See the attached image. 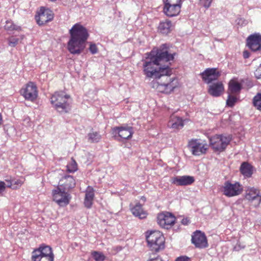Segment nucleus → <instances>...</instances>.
<instances>
[{
  "label": "nucleus",
  "instance_id": "18",
  "mask_svg": "<svg viewBox=\"0 0 261 261\" xmlns=\"http://www.w3.org/2000/svg\"><path fill=\"white\" fill-rule=\"evenodd\" d=\"M203 80L209 84L216 80L220 75V73L216 68H207L201 73Z\"/></svg>",
  "mask_w": 261,
  "mask_h": 261
},
{
  "label": "nucleus",
  "instance_id": "25",
  "mask_svg": "<svg viewBox=\"0 0 261 261\" xmlns=\"http://www.w3.org/2000/svg\"><path fill=\"white\" fill-rule=\"evenodd\" d=\"M242 89L240 83L234 80H231L228 84V93L231 94H239Z\"/></svg>",
  "mask_w": 261,
  "mask_h": 261
},
{
  "label": "nucleus",
  "instance_id": "35",
  "mask_svg": "<svg viewBox=\"0 0 261 261\" xmlns=\"http://www.w3.org/2000/svg\"><path fill=\"white\" fill-rule=\"evenodd\" d=\"M67 170L69 172H74L77 170V164L75 161L72 160L71 163L67 165Z\"/></svg>",
  "mask_w": 261,
  "mask_h": 261
},
{
  "label": "nucleus",
  "instance_id": "16",
  "mask_svg": "<svg viewBox=\"0 0 261 261\" xmlns=\"http://www.w3.org/2000/svg\"><path fill=\"white\" fill-rule=\"evenodd\" d=\"M163 12L168 17H172L178 15L181 9V5L164 3Z\"/></svg>",
  "mask_w": 261,
  "mask_h": 261
},
{
  "label": "nucleus",
  "instance_id": "9",
  "mask_svg": "<svg viewBox=\"0 0 261 261\" xmlns=\"http://www.w3.org/2000/svg\"><path fill=\"white\" fill-rule=\"evenodd\" d=\"M242 190V186L238 182L232 184L229 181H226L222 187L223 194L229 197L239 195Z\"/></svg>",
  "mask_w": 261,
  "mask_h": 261
},
{
  "label": "nucleus",
  "instance_id": "42",
  "mask_svg": "<svg viewBox=\"0 0 261 261\" xmlns=\"http://www.w3.org/2000/svg\"><path fill=\"white\" fill-rule=\"evenodd\" d=\"M147 261H163L161 257L158 256L156 257L150 258Z\"/></svg>",
  "mask_w": 261,
  "mask_h": 261
},
{
  "label": "nucleus",
  "instance_id": "45",
  "mask_svg": "<svg viewBox=\"0 0 261 261\" xmlns=\"http://www.w3.org/2000/svg\"><path fill=\"white\" fill-rule=\"evenodd\" d=\"M3 120L1 113H0V126L3 124Z\"/></svg>",
  "mask_w": 261,
  "mask_h": 261
},
{
  "label": "nucleus",
  "instance_id": "14",
  "mask_svg": "<svg viewBox=\"0 0 261 261\" xmlns=\"http://www.w3.org/2000/svg\"><path fill=\"white\" fill-rule=\"evenodd\" d=\"M191 241L195 246L198 248H204L208 246L206 237L204 233L196 230L192 236Z\"/></svg>",
  "mask_w": 261,
  "mask_h": 261
},
{
  "label": "nucleus",
  "instance_id": "17",
  "mask_svg": "<svg viewBox=\"0 0 261 261\" xmlns=\"http://www.w3.org/2000/svg\"><path fill=\"white\" fill-rule=\"evenodd\" d=\"M75 186V181L73 176L66 175L62 177L59 182L58 187L68 191Z\"/></svg>",
  "mask_w": 261,
  "mask_h": 261
},
{
  "label": "nucleus",
  "instance_id": "8",
  "mask_svg": "<svg viewBox=\"0 0 261 261\" xmlns=\"http://www.w3.org/2000/svg\"><path fill=\"white\" fill-rule=\"evenodd\" d=\"M113 134L119 141H123L132 138L134 133L133 128L130 126L115 127L112 128Z\"/></svg>",
  "mask_w": 261,
  "mask_h": 261
},
{
  "label": "nucleus",
  "instance_id": "2",
  "mask_svg": "<svg viewBox=\"0 0 261 261\" xmlns=\"http://www.w3.org/2000/svg\"><path fill=\"white\" fill-rule=\"evenodd\" d=\"M69 33L68 50L71 54H81L86 47L89 36L87 29L80 23H76L70 29Z\"/></svg>",
  "mask_w": 261,
  "mask_h": 261
},
{
  "label": "nucleus",
  "instance_id": "44",
  "mask_svg": "<svg viewBox=\"0 0 261 261\" xmlns=\"http://www.w3.org/2000/svg\"><path fill=\"white\" fill-rule=\"evenodd\" d=\"M189 223V220L187 218H184L181 220V223L183 225H188Z\"/></svg>",
  "mask_w": 261,
  "mask_h": 261
},
{
  "label": "nucleus",
  "instance_id": "32",
  "mask_svg": "<svg viewBox=\"0 0 261 261\" xmlns=\"http://www.w3.org/2000/svg\"><path fill=\"white\" fill-rule=\"evenodd\" d=\"M92 256L95 261H104L106 258V256L102 252L98 251H93Z\"/></svg>",
  "mask_w": 261,
  "mask_h": 261
},
{
  "label": "nucleus",
  "instance_id": "19",
  "mask_svg": "<svg viewBox=\"0 0 261 261\" xmlns=\"http://www.w3.org/2000/svg\"><path fill=\"white\" fill-rule=\"evenodd\" d=\"M194 180V178L193 176H178L172 178V183L176 186H188L193 183Z\"/></svg>",
  "mask_w": 261,
  "mask_h": 261
},
{
  "label": "nucleus",
  "instance_id": "31",
  "mask_svg": "<svg viewBox=\"0 0 261 261\" xmlns=\"http://www.w3.org/2000/svg\"><path fill=\"white\" fill-rule=\"evenodd\" d=\"M253 103L257 109L261 111V93L257 94L253 99Z\"/></svg>",
  "mask_w": 261,
  "mask_h": 261
},
{
  "label": "nucleus",
  "instance_id": "38",
  "mask_svg": "<svg viewBox=\"0 0 261 261\" xmlns=\"http://www.w3.org/2000/svg\"><path fill=\"white\" fill-rule=\"evenodd\" d=\"M254 75L256 79H261V64L254 72Z\"/></svg>",
  "mask_w": 261,
  "mask_h": 261
},
{
  "label": "nucleus",
  "instance_id": "33",
  "mask_svg": "<svg viewBox=\"0 0 261 261\" xmlns=\"http://www.w3.org/2000/svg\"><path fill=\"white\" fill-rule=\"evenodd\" d=\"M231 94L230 93H228V98L226 100L227 105L230 107H232L237 100V97Z\"/></svg>",
  "mask_w": 261,
  "mask_h": 261
},
{
  "label": "nucleus",
  "instance_id": "39",
  "mask_svg": "<svg viewBox=\"0 0 261 261\" xmlns=\"http://www.w3.org/2000/svg\"><path fill=\"white\" fill-rule=\"evenodd\" d=\"M164 3L181 5V0H164Z\"/></svg>",
  "mask_w": 261,
  "mask_h": 261
},
{
  "label": "nucleus",
  "instance_id": "40",
  "mask_svg": "<svg viewBox=\"0 0 261 261\" xmlns=\"http://www.w3.org/2000/svg\"><path fill=\"white\" fill-rule=\"evenodd\" d=\"M6 187H7V185L5 182L0 181V194L5 190Z\"/></svg>",
  "mask_w": 261,
  "mask_h": 261
},
{
  "label": "nucleus",
  "instance_id": "20",
  "mask_svg": "<svg viewBox=\"0 0 261 261\" xmlns=\"http://www.w3.org/2000/svg\"><path fill=\"white\" fill-rule=\"evenodd\" d=\"M246 198L249 201L256 200L258 204L261 201L259 191L254 187H248L246 191Z\"/></svg>",
  "mask_w": 261,
  "mask_h": 261
},
{
  "label": "nucleus",
  "instance_id": "41",
  "mask_svg": "<svg viewBox=\"0 0 261 261\" xmlns=\"http://www.w3.org/2000/svg\"><path fill=\"white\" fill-rule=\"evenodd\" d=\"M175 261H190V258L185 256L177 257Z\"/></svg>",
  "mask_w": 261,
  "mask_h": 261
},
{
  "label": "nucleus",
  "instance_id": "30",
  "mask_svg": "<svg viewBox=\"0 0 261 261\" xmlns=\"http://www.w3.org/2000/svg\"><path fill=\"white\" fill-rule=\"evenodd\" d=\"M5 29L8 31H17L20 30V27L14 24L11 20H7L6 22Z\"/></svg>",
  "mask_w": 261,
  "mask_h": 261
},
{
  "label": "nucleus",
  "instance_id": "5",
  "mask_svg": "<svg viewBox=\"0 0 261 261\" xmlns=\"http://www.w3.org/2000/svg\"><path fill=\"white\" fill-rule=\"evenodd\" d=\"M54 255L51 248L42 245L32 253V261H54Z\"/></svg>",
  "mask_w": 261,
  "mask_h": 261
},
{
  "label": "nucleus",
  "instance_id": "15",
  "mask_svg": "<svg viewBox=\"0 0 261 261\" xmlns=\"http://www.w3.org/2000/svg\"><path fill=\"white\" fill-rule=\"evenodd\" d=\"M247 44L252 51L261 50V35L259 33L250 35L247 39Z\"/></svg>",
  "mask_w": 261,
  "mask_h": 261
},
{
  "label": "nucleus",
  "instance_id": "24",
  "mask_svg": "<svg viewBox=\"0 0 261 261\" xmlns=\"http://www.w3.org/2000/svg\"><path fill=\"white\" fill-rule=\"evenodd\" d=\"M131 211L135 216L138 217L141 219L145 218L147 216V213L143 210L142 205L140 203L137 204L132 207Z\"/></svg>",
  "mask_w": 261,
  "mask_h": 261
},
{
  "label": "nucleus",
  "instance_id": "3",
  "mask_svg": "<svg viewBox=\"0 0 261 261\" xmlns=\"http://www.w3.org/2000/svg\"><path fill=\"white\" fill-rule=\"evenodd\" d=\"M69 98L70 96L63 91L56 92L50 97V102L58 112L65 113L70 110Z\"/></svg>",
  "mask_w": 261,
  "mask_h": 261
},
{
  "label": "nucleus",
  "instance_id": "29",
  "mask_svg": "<svg viewBox=\"0 0 261 261\" xmlns=\"http://www.w3.org/2000/svg\"><path fill=\"white\" fill-rule=\"evenodd\" d=\"M8 182L7 187L13 189H16L20 187L23 184V181L21 179L12 180V181L6 180Z\"/></svg>",
  "mask_w": 261,
  "mask_h": 261
},
{
  "label": "nucleus",
  "instance_id": "22",
  "mask_svg": "<svg viewBox=\"0 0 261 261\" xmlns=\"http://www.w3.org/2000/svg\"><path fill=\"white\" fill-rule=\"evenodd\" d=\"M168 126L175 129L181 128L184 126L183 120L179 117L172 115L168 122Z\"/></svg>",
  "mask_w": 261,
  "mask_h": 261
},
{
  "label": "nucleus",
  "instance_id": "10",
  "mask_svg": "<svg viewBox=\"0 0 261 261\" xmlns=\"http://www.w3.org/2000/svg\"><path fill=\"white\" fill-rule=\"evenodd\" d=\"M188 147L194 155H200L206 152L208 147L198 139H192L189 142Z\"/></svg>",
  "mask_w": 261,
  "mask_h": 261
},
{
  "label": "nucleus",
  "instance_id": "12",
  "mask_svg": "<svg viewBox=\"0 0 261 261\" xmlns=\"http://www.w3.org/2000/svg\"><path fill=\"white\" fill-rule=\"evenodd\" d=\"M54 18V13L49 9L44 7H41L38 12V15H36L35 18L37 23L41 25L51 21Z\"/></svg>",
  "mask_w": 261,
  "mask_h": 261
},
{
  "label": "nucleus",
  "instance_id": "23",
  "mask_svg": "<svg viewBox=\"0 0 261 261\" xmlns=\"http://www.w3.org/2000/svg\"><path fill=\"white\" fill-rule=\"evenodd\" d=\"M172 23L169 20L161 22L158 27V31L163 34H168L172 30Z\"/></svg>",
  "mask_w": 261,
  "mask_h": 261
},
{
  "label": "nucleus",
  "instance_id": "43",
  "mask_svg": "<svg viewBox=\"0 0 261 261\" xmlns=\"http://www.w3.org/2000/svg\"><path fill=\"white\" fill-rule=\"evenodd\" d=\"M250 56V53L247 50H245L243 52V57L245 59L248 58Z\"/></svg>",
  "mask_w": 261,
  "mask_h": 261
},
{
  "label": "nucleus",
  "instance_id": "37",
  "mask_svg": "<svg viewBox=\"0 0 261 261\" xmlns=\"http://www.w3.org/2000/svg\"><path fill=\"white\" fill-rule=\"evenodd\" d=\"M89 49L92 54H95L98 52V48L95 43H90Z\"/></svg>",
  "mask_w": 261,
  "mask_h": 261
},
{
  "label": "nucleus",
  "instance_id": "11",
  "mask_svg": "<svg viewBox=\"0 0 261 261\" xmlns=\"http://www.w3.org/2000/svg\"><path fill=\"white\" fill-rule=\"evenodd\" d=\"M20 93L25 99L31 101H34L38 96L36 85L33 82H29L26 85L25 88L21 89Z\"/></svg>",
  "mask_w": 261,
  "mask_h": 261
},
{
  "label": "nucleus",
  "instance_id": "36",
  "mask_svg": "<svg viewBox=\"0 0 261 261\" xmlns=\"http://www.w3.org/2000/svg\"><path fill=\"white\" fill-rule=\"evenodd\" d=\"M213 0H199L200 5L206 8L210 7Z\"/></svg>",
  "mask_w": 261,
  "mask_h": 261
},
{
  "label": "nucleus",
  "instance_id": "4",
  "mask_svg": "<svg viewBox=\"0 0 261 261\" xmlns=\"http://www.w3.org/2000/svg\"><path fill=\"white\" fill-rule=\"evenodd\" d=\"M146 238L148 246L152 251L158 252L164 248L165 238L160 231H150Z\"/></svg>",
  "mask_w": 261,
  "mask_h": 261
},
{
  "label": "nucleus",
  "instance_id": "26",
  "mask_svg": "<svg viewBox=\"0 0 261 261\" xmlns=\"http://www.w3.org/2000/svg\"><path fill=\"white\" fill-rule=\"evenodd\" d=\"M240 171L244 176L250 177L253 173L252 166L248 163L244 162L240 167Z\"/></svg>",
  "mask_w": 261,
  "mask_h": 261
},
{
  "label": "nucleus",
  "instance_id": "13",
  "mask_svg": "<svg viewBox=\"0 0 261 261\" xmlns=\"http://www.w3.org/2000/svg\"><path fill=\"white\" fill-rule=\"evenodd\" d=\"M158 224L162 227L168 229L175 221V217L171 213L166 212L161 213L157 217Z\"/></svg>",
  "mask_w": 261,
  "mask_h": 261
},
{
  "label": "nucleus",
  "instance_id": "1",
  "mask_svg": "<svg viewBox=\"0 0 261 261\" xmlns=\"http://www.w3.org/2000/svg\"><path fill=\"white\" fill-rule=\"evenodd\" d=\"M141 60L142 72L147 79H154L153 88L159 89L165 87V90H173L176 86L174 83V77H170L172 69L169 62L174 59L175 53H172L166 44L159 48H153L149 53L145 54Z\"/></svg>",
  "mask_w": 261,
  "mask_h": 261
},
{
  "label": "nucleus",
  "instance_id": "6",
  "mask_svg": "<svg viewBox=\"0 0 261 261\" xmlns=\"http://www.w3.org/2000/svg\"><path fill=\"white\" fill-rule=\"evenodd\" d=\"M231 139L229 135H215L210 139L211 147L216 151H223Z\"/></svg>",
  "mask_w": 261,
  "mask_h": 261
},
{
  "label": "nucleus",
  "instance_id": "7",
  "mask_svg": "<svg viewBox=\"0 0 261 261\" xmlns=\"http://www.w3.org/2000/svg\"><path fill=\"white\" fill-rule=\"evenodd\" d=\"M52 193L54 201L60 206H64L69 204L71 197L67 191L58 187L56 189L53 191Z\"/></svg>",
  "mask_w": 261,
  "mask_h": 261
},
{
  "label": "nucleus",
  "instance_id": "28",
  "mask_svg": "<svg viewBox=\"0 0 261 261\" xmlns=\"http://www.w3.org/2000/svg\"><path fill=\"white\" fill-rule=\"evenodd\" d=\"M94 195V194L93 191L86 192L84 200V204L86 207L89 208L91 207Z\"/></svg>",
  "mask_w": 261,
  "mask_h": 261
},
{
  "label": "nucleus",
  "instance_id": "27",
  "mask_svg": "<svg viewBox=\"0 0 261 261\" xmlns=\"http://www.w3.org/2000/svg\"><path fill=\"white\" fill-rule=\"evenodd\" d=\"M87 137L88 142L91 143H97L101 139L99 133L93 130L88 134Z\"/></svg>",
  "mask_w": 261,
  "mask_h": 261
},
{
  "label": "nucleus",
  "instance_id": "21",
  "mask_svg": "<svg viewBox=\"0 0 261 261\" xmlns=\"http://www.w3.org/2000/svg\"><path fill=\"white\" fill-rule=\"evenodd\" d=\"M224 90V86L221 82L213 83L209 86L208 92L210 95L218 97Z\"/></svg>",
  "mask_w": 261,
  "mask_h": 261
},
{
  "label": "nucleus",
  "instance_id": "34",
  "mask_svg": "<svg viewBox=\"0 0 261 261\" xmlns=\"http://www.w3.org/2000/svg\"><path fill=\"white\" fill-rule=\"evenodd\" d=\"M8 45L11 47H15L19 41V38H15L14 36H11L8 39Z\"/></svg>",
  "mask_w": 261,
  "mask_h": 261
}]
</instances>
